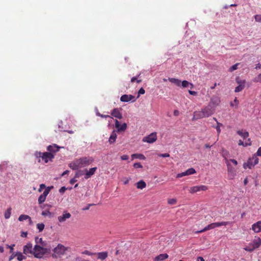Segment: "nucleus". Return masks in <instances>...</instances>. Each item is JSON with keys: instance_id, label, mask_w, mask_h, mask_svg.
Returning <instances> with one entry per match:
<instances>
[{"instance_id": "1", "label": "nucleus", "mask_w": 261, "mask_h": 261, "mask_svg": "<svg viewBox=\"0 0 261 261\" xmlns=\"http://www.w3.org/2000/svg\"><path fill=\"white\" fill-rule=\"evenodd\" d=\"M93 161L94 159L91 156H83L71 162L69 164V167L73 170H76L90 165Z\"/></svg>"}, {"instance_id": "2", "label": "nucleus", "mask_w": 261, "mask_h": 261, "mask_svg": "<svg viewBox=\"0 0 261 261\" xmlns=\"http://www.w3.org/2000/svg\"><path fill=\"white\" fill-rule=\"evenodd\" d=\"M67 250V247H66L63 245L59 243L52 250L53 253L52 254L51 256L54 258H60L65 254Z\"/></svg>"}, {"instance_id": "3", "label": "nucleus", "mask_w": 261, "mask_h": 261, "mask_svg": "<svg viewBox=\"0 0 261 261\" xmlns=\"http://www.w3.org/2000/svg\"><path fill=\"white\" fill-rule=\"evenodd\" d=\"M35 156L38 159V162H41L40 158L47 163L49 161H51L54 158V154L49 152H41L40 151H36L34 153Z\"/></svg>"}, {"instance_id": "4", "label": "nucleus", "mask_w": 261, "mask_h": 261, "mask_svg": "<svg viewBox=\"0 0 261 261\" xmlns=\"http://www.w3.org/2000/svg\"><path fill=\"white\" fill-rule=\"evenodd\" d=\"M231 224H232V222H228V221H227V222L223 221V222L212 223L208 224L206 226H205L203 229L196 231L195 233H202V232L207 231L208 230L214 229L216 227H220L221 226H226V225Z\"/></svg>"}, {"instance_id": "5", "label": "nucleus", "mask_w": 261, "mask_h": 261, "mask_svg": "<svg viewBox=\"0 0 261 261\" xmlns=\"http://www.w3.org/2000/svg\"><path fill=\"white\" fill-rule=\"evenodd\" d=\"M258 159L256 157H253L251 159H250L247 161V163H245L243 165V167L245 169L249 168L251 169L252 167H253L255 165L258 164Z\"/></svg>"}, {"instance_id": "6", "label": "nucleus", "mask_w": 261, "mask_h": 261, "mask_svg": "<svg viewBox=\"0 0 261 261\" xmlns=\"http://www.w3.org/2000/svg\"><path fill=\"white\" fill-rule=\"evenodd\" d=\"M33 254L37 258H41L43 256L42 247L38 245H35L33 248Z\"/></svg>"}, {"instance_id": "7", "label": "nucleus", "mask_w": 261, "mask_h": 261, "mask_svg": "<svg viewBox=\"0 0 261 261\" xmlns=\"http://www.w3.org/2000/svg\"><path fill=\"white\" fill-rule=\"evenodd\" d=\"M157 139V136L156 132H152L150 134L144 137L142 141L148 143H152L154 142Z\"/></svg>"}, {"instance_id": "8", "label": "nucleus", "mask_w": 261, "mask_h": 261, "mask_svg": "<svg viewBox=\"0 0 261 261\" xmlns=\"http://www.w3.org/2000/svg\"><path fill=\"white\" fill-rule=\"evenodd\" d=\"M53 188V186L47 187L44 191L43 194L40 195L38 201L39 204H42L45 201L46 196L49 194L50 190Z\"/></svg>"}, {"instance_id": "9", "label": "nucleus", "mask_w": 261, "mask_h": 261, "mask_svg": "<svg viewBox=\"0 0 261 261\" xmlns=\"http://www.w3.org/2000/svg\"><path fill=\"white\" fill-rule=\"evenodd\" d=\"M250 245L252 246L251 249H248V251L251 252L254 249L258 248L261 245V239L259 237L255 238Z\"/></svg>"}, {"instance_id": "10", "label": "nucleus", "mask_w": 261, "mask_h": 261, "mask_svg": "<svg viewBox=\"0 0 261 261\" xmlns=\"http://www.w3.org/2000/svg\"><path fill=\"white\" fill-rule=\"evenodd\" d=\"M207 189V187L204 185L196 186L191 187L189 190V192L190 193L193 194L201 191H206Z\"/></svg>"}, {"instance_id": "11", "label": "nucleus", "mask_w": 261, "mask_h": 261, "mask_svg": "<svg viewBox=\"0 0 261 261\" xmlns=\"http://www.w3.org/2000/svg\"><path fill=\"white\" fill-rule=\"evenodd\" d=\"M71 217V214L69 212H67V211H65L63 212L62 215L58 217V220L60 223H63Z\"/></svg>"}, {"instance_id": "12", "label": "nucleus", "mask_w": 261, "mask_h": 261, "mask_svg": "<svg viewBox=\"0 0 261 261\" xmlns=\"http://www.w3.org/2000/svg\"><path fill=\"white\" fill-rule=\"evenodd\" d=\"M220 103V97L217 96H213L211 98L210 102L209 103V107H216Z\"/></svg>"}, {"instance_id": "13", "label": "nucleus", "mask_w": 261, "mask_h": 261, "mask_svg": "<svg viewBox=\"0 0 261 261\" xmlns=\"http://www.w3.org/2000/svg\"><path fill=\"white\" fill-rule=\"evenodd\" d=\"M196 173L195 170L193 168H191L185 172L178 173L176 175L177 178H180L185 176L192 175Z\"/></svg>"}, {"instance_id": "14", "label": "nucleus", "mask_w": 261, "mask_h": 261, "mask_svg": "<svg viewBox=\"0 0 261 261\" xmlns=\"http://www.w3.org/2000/svg\"><path fill=\"white\" fill-rule=\"evenodd\" d=\"M237 83L239 84V86L236 87L234 89L235 92H239L242 91L244 87L245 84L246 83L245 80H240L239 78L236 79Z\"/></svg>"}, {"instance_id": "15", "label": "nucleus", "mask_w": 261, "mask_h": 261, "mask_svg": "<svg viewBox=\"0 0 261 261\" xmlns=\"http://www.w3.org/2000/svg\"><path fill=\"white\" fill-rule=\"evenodd\" d=\"M136 100V99L135 96L132 95L124 94L120 97V100L122 102H129L130 101L134 102Z\"/></svg>"}, {"instance_id": "16", "label": "nucleus", "mask_w": 261, "mask_h": 261, "mask_svg": "<svg viewBox=\"0 0 261 261\" xmlns=\"http://www.w3.org/2000/svg\"><path fill=\"white\" fill-rule=\"evenodd\" d=\"M226 164L227 166L228 175L230 178L232 179L236 175V170L230 165L229 160H227Z\"/></svg>"}, {"instance_id": "17", "label": "nucleus", "mask_w": 261, "mask_h": 261, "mask_svg": "<svg viewBox=\"0 0 261 261\" xmlns=\"http://www.w3.org/2000/svg\"><path fill=\"white\" fill-rule=\"evenodd\" d=\"M60 148H61V147L59 146L56 144H53L52 145L48 146L47 147V150L49 152L54 154L57 152L59 150V149Z\"/></svg>"}, {"instance_id": "18", "label": "nucleus", "mask_w": 261, "mask_h": 261, "mask_svg": "<svg viewBox=\"0 0 261 261\" xmlns=\"http://www.w3.org/2000/svg\"><path fill=\"white\" fill-rule=\"evenodd\" d=\"M23 252L25 254H28L29 253L33 254V248L32 244L31 243H29L23 246Z\"/></svg>"}, {"instance_id": "19", "label": "nucleus", "mask_w": 261, "mask_h": 261, "mask_svg": "<svg viewBox=\"0 0 261 261\" xmlns=\"http://www.w3.org/2000/svg\"><path fill=\"white\" fill-rule=\"evenodd\" d=\"M201 111L202 112L205 118L210 116L214 113V111L209 106L205 107L203 109H201Z\"/></svg>"}, {"instance_id": "20", "label": "nucleus", "mask_w": 261, "mask_h": 261, "mask_svg": "<svg viewBox=\"0 0 261 261\" xmlns=\"http://www.w3.org/2000/svg\"><path fill=\"white\" fill-rule=\"evenodd\" d=\"M97 170V167H93L90 168L89 170L85 169L86 173L85 175V179H88L93 174H94L95 171Z\"/></svg>"}, {"instance_id": "21", "label": "nucleus", "mask_w": 261, "mask_h": 261, "mask_svg": "<svg viewBox=\"0 0 261 261\" xmlns=\"http://www.w3.org/2000/svg\"><path fill=\"white\" fill-rule=\"evenodd\" d=\"M252 229L255 233L261 232V220L253 224L252 225Z\"/></svg>"}, {"instance_id": "22", "label": "nucleus", "mask_w": 261, "mask_h": 261, "mask_svg": "<svg viewBox=\"0 0 261 261\" xmlns=\"http://www.w3.org/2000/svg\"><path fill=\"white\" fill-rule=\"evenodd\" d=\"M115 127L117 128V130H125L126 129L127 125L125 123L122 124L117 120H115Z\"/></svg>"}, {"instance_id": "23", "label": "nucleus", "mask_w": 261, "mask_h": 261, "mask_svg": "<svg viewBox=\"0 0 261 261\" xmlns=\"http://www.w3.org/2000/svg\"><path fill=\"white\" fill-rule=\"evenodd\" d=\"M111 115L117 118L121 119L122 117V114L120 113L119 110L117 108L114 109L111 112Z\"/></svg>"}, {"instance_id": "24", "label": "nucleus", "mask_w": 261, "mask_h": 261, "mask_svg": "<svg viewBox=\"0 0 261 261\" xmlns=\"http://www.w3.org/2000/svg\"><path fill=\"white\" fill-rule=\"evenodd\" d=\"M169 257L167 253H162L155 257L153 259L154 261H163L168 258Z\"/></svg>"}, {"instance_id": "25", "label": "nucleus", "mask_w": 261, "mask_h": 261, "mask_svg": "<svg viewBox=\"0 0 261 261\" xmlns=\"http://www.w3.org/2000/svg\"><path fill=\"white\" fill-rule=\"evenodd\" d=\"M205 118L201 110L194 112L193 119H199Z\"/></svg>"}, {"instance_id": "26", "label": "nucleus", "mask_w": 261, "mask_h": 261, "mask_svg": "<svg viewBox=\"0 0 261 261\" xmlns=\"http://www.w3.org/2000/svg\"><path fill=\"white\" fill-rule=\"evenodd\" d=\"M221 153L222 156L224 158L225 162H227V160H228V158L230 157L229 152L224 148L222 149Z\"/></svg>"}, {"instance_id": "27", "label": "nucleus", "mask_w": 261, "mask_h": 261, "mask_svg": "<svg viewBox=\"0 0 261 261\" xmlns=\"http://www.w3.org/2000/svg\"><path fill=\"white\" fill-rule=\"evenodd\" d=\"M97 255L98 259L104 260L108 257V252L106 251L98 252Z\"/></svg>"}, {"instance_id": "28", "label": "nucleus", "mask_w": 261, "mask_h": 261, "mask_svg": "<svg viewBox=\"0 0 261 261\" xmlns=\"http://www.w3.org/2000/svg\"><path fill=\"white\" fill-rule=\"evenodd\" d=\"M168 80L172 83L174 84L178 87L181 86V81L179 79H175V78H171L169 77L168 78Z\"/></svg>"}, {"instance_id": "29", "label": "nucleus", "mask_w": 261, "mask_h": 261, "mask_svg": "<svg viewBox=\"0 0 261 261\" xmlns=\"http://www.w3.org/2000/svg\"><path fill=\"white\" fill-rule=\"evenodd\" d=\"M132 160H134V159H139L140 160H145L146 159L145 156L143 154L141 153H135L133 154L132 155Z\"/></svg>"}, {"instance_id": "30", "label": "nucleus", "mask_w": 261, "mask_h": 261, "mask_svg": "<svg viewBox=\"0 0 261 261\" xmlns=\"http://www.w3.org/2000/svg\"><path fill=\"white\" fill-rule=\"evenodd\" d=\"M251 142L250 141V139H248L247 140L244 142L243 141L240 140L238 142L239 145H242L243 146H247L248 145H251Z\"/></svg>"}, {"instance_id": "31", "label": "nucleus", "mask_w": 261, "mask_h": 261, "mask_svg": "<svg viewBox=\"0 0 261 261\" xmlns=\"http://www.w3.org/2000/svg\"><path fill=\"white\" fill-rule=\"evenodd\" d=\"M136 184L137 188L140 189H143L146 186L145 182L142 180H140Z\"/></svg>"}, {"instance_id": "32", "label": "nucleus", "mask_w": 261, "mask_h": 261, "mask_svg": "<svg viewBox=\"0 0 261 261\" xmlns=\"http://www.w3.org/2000/svg\"><path fill=\"white\" fill-rule=\"evenodd\" d=\"M117 138V135L116 133H115V132H112V133L111 134L109 139V142L110 144L113 143L115 142L116 139Z\"/></svg>"}, {"instance_id": "33", "label": "nucleus", "mask_w": 261, "mask_h": 261, "mask_svg": "<svg viewBox=\"0 0 261 261\" xmlns=\"http://www.w3.org/2000/svg\"><path fill=\"white\" fill-rule=\"evenodd\" d=\"M27 219H29L30 222H32V220L31 219L30 217L29 216H28V215H21L18 217V220L19 221H22L23 220H26Z\"/></svg>"}, {"instance_id": "34", "label": "nucleus", "mask_w": 261, "mask_h": 261, "mask_svg": "<svg viewBox=\"0 0 261 261\" xmlns=\"http://www.w3.org/2000/svg\"><path fill=\"white\" fill-rule=\"evenodd\" d=\"M17 259L19 261H22L26 258V257L23 255L22 253L20 252H16Z\"/></svg>"}, {"instance_id": "35", "label": "nucleus", "mask_w": 261, "mask_h": 261, "mask_svg": "<svg viewBox=\"0 0 261 261\" xmlns=\"http://www.w3.org/2000/svg\"><path fill=\"white\" fill-rule=\"evenodd\" d=\"M189 85L191 86V88H193V84L189 83L187 81L184 80L182 82H181V86H182L183 88L188 87Z\"/></svg>"}, {"instance_id": "36", "label": "nucleus", "mask_w": 261, "mask_h": 261, "mask_svg": "<svg viewBox=\"0 0 261 261\" xmlns=\"http://www.w3.org/2000/svg\"><path fill=\"white\" fill-rule=\"evenodd\" d=\"M11 207H9L7 211L5 212L4 217L5 219H8L10 218L11 215Z\"/></svg>"}, {"instance_id": "37", "label": "nucleus", "mask_w": 261, "mask_h": 261, "mask_svg": "<svg viewBox=\"0 0 261 261\" xmlns=\"http://www.w3.org/2000/svg\"><path fill=\"white\" fill-rule=\"evenodd\" d=\"M238 134L242 137L244 139L248 138L249 136V133L248 132H237Z\"/></svg>"}, {"instance_id": "38", "label": "nucleus", "mask_w": 261, "mask_h": 261, "mask_svg": "<svg viewBox=\"0 0 261 261\" xmlns=\"http://www.w3.org/2000/svg\"><path fill=\"white\" fill-rule=\"evenodd\" d=\"M51 247H42V251L43 253V255L45 254H48L51 251Z\"/></svg>"}, {"instance_id": "39", "label": "nucleus", "mask_w": 261, "mask_h": 261, "mask_svg": "<svg viewBox=\"0 0 261 261\" xmlns=\"http://www.w3.org/2000/svg\"><path fill=\"white\" fill-rule=\"evenodd\" d=\"M44 224L43 223H38L37 224V228L39 230V232H41L44 228Z\"/></svg>"}, {"instance_id": "40", "label": "nucleus", "mask_w": 261, "mask_h": 261, "mask_svg": "<svg viewBox=\"0 0 261 261\" xmlns=\"http://www.w3.org/2000/svg\"><path fill=\"white\" fill-rule=\"evenodd\" d=\"M240 63H236V64L232 65L229 69V71L232 72L233 71L237 70L238 69V66L240 65Z\"/></svg>"}, {"instance_id": "41", "label": "nucleus", "mask_w": 261, "mask_h": 261, "mask_svg": "<svg viewBox=\"0 0 261 261\" xmlns=\"http://www.w3.org/2000/svg\"><path fill=\"white\" fill-rule=\"evenodd\" d=\"M41 215L43 216H48L49 217H51V213L49 211H42Z\"/></svg>"}, {"instance_id": "42", "label": "nucleus", "mask_w": 261, "mask_h": 261, "mask_svg": "<svg viewBox=\"0 0 261 261\" xmlns=\"http://www.w3.org/2000/svg\"><path fill=\"white\" fill-rule=\"evenodd\" d=\"M84 174L83 171L79 170L77 172H76L74 175L75 178H79L80 176L83 175Z\"/></svg>"}, {"instance_id": "43", "label": "nucleus", "mask_w": 261, "mask_h": 261, "mask_svg": "<svg viewBox=\"0 0 261 261\" xmlns=\"http://www.w3.org/2000/svg\"><path fill=\"white\" fill-rule=\"evenodd\" d=\"M253 82L255 83H261V73L254 79Z\"/></svg>"}, {"instance_id": "44", "label": "nucleus", "mask_w": 261, "mask_h": 261, "mask_svg": "<svg viewBox=\"0 0 261 261\" xmlns=\"http://www.w3.org/2000/svg\"><path fill=\"white\" fill-rule=\"evenodd\" d=\"M176 199L174 198L169 199L168 200V203L170 205H173L176 203Z\"/></svg>"}, {"instance_id": "45", "label": "nucleus", "mask_w": 261, "mask_h": 261, "mask_svg": "<svg viewBox=\"0 0 261 261\" xmlns=\"http://www.w3.org/2000/svg\"><path fill=\"white\" fill-rule=\"evenodd\" d=\"M15 246V244H12L11 245H6V247L7 248H9L10 252L12 253L14 252V247Z\"/></svg>"}, {"instance_id": "46", "label": "nucleus", "mask_w": 261, "mask_h": 261, "mask_svg": "<svg viewBox=\"0 0 261 261\" xmlns=\"http://www.w3.org/2000/svg\"><path fill=\"white\" fill-rule=\"evenodd\" d=\"M133 166L135 168H143L142 165L140 163H135L134 164Z\"/></svg>"}, {"instance_id": "47", "label": "nucleus", "mask_w": 261, "mask_h": 261, "mask_svg": "<svg viewBox=\"0 0 261 261\" xmlns=\"http://www.w3.org/2000/svg\"><path fill=\"white\" fill-rule=\"evenodd\" d=\"M158 155L160 157L162 158H168L170 156V154L168 153H160L158 154Z\"/></svg>"}, {"instance_id": "48", "label": "nucleus", "mask_w": 261, "mask_h": 261, "mask_svg": "<svg viewBox=\"0 0 261 261\" xmlns=\"http://www.w3.org/2000/svg\"><path fill=\"white\" fill-rule=\"evenodd\" d=\"M12 254L11 256H10L9 258V260L8 261H11L14 258H15L17 254H16V252H12L11 253Z\"/></svg>"}, {"instance_id": "49", "label": "nucleus", "mask_w": 261, "mask_h": 261, "mask_svg": "<svg viewBox=\"0 0 261 261\" xmlns=\"http://www.w3.org/2000/svg\"><path fill=\"white\" fill-rule=\"evenodd\" d=\"M145 92V90L143 88H141L138 91V95L137 98H139L141 94H144Z\"/></svg>"}, {"instance_id": "50", "label": "nucleus", "mask_w": 261, "mask_h": 261, "mask_svg": "<svg viewBox=\"0 0 261 261\" xmlns=\"http://www.w3.org/2000/svg\"><path fill=\"white\" fill-rule=\"evenodd\" d=\"M256 21L261 22V15H256L254 16Z\"/></svg>"}, {"instance_id": "51", "label": "nucleus", "mask_w": 261, "mask_h": 261, "mask_svg": "<svg viewBox=\"0 0 261 261\" xmlns=\"http://www.w3.org/2000/svg\"><path fill=\"white\" fill-rule=\"evenodd\" d=\"M83 254L88 255H93L94 254H95V253H92L88 250H85L84 252H83Z\"/></svg>"}, {"instance_id": "52", "label": "nucleus", "mask_w": 261, "mask_h": 261, "mask_svg": "<svg viewBox=\"0 0 261 261\" xmlns=\"http://www.w3.org/2000/svg\"><path fill=\"white\" fill-rule=\"evenodd\" d=\"M131 81L132 83H133V82L136 81L137 83H140V82H141L142 80H138L136 77H133L131 79V81Z\"/></svg>"}, {"instance_id": "53", "label": "nucleus", "mask_w": 261, "mask_h": 261, "mask_svg": "<svg viewBox=\"0 0 261 261\" xmlns=\"http://www.w3.org/2000/svg\"><path fill=\"white\" fill-rule=\"evenodd\" d=\"M35 242L37 244H38V243H42V242H43V240H42V238H39L38 237H36L35 238Z\"/></svg>"}, {"instance_id": "54", "label": "nucleus", "mask_w": 261, "mask_h": 261, "mask_svg": "<svg viewBox=\"0 0 261 261\" xmlns=\"http://www.w3.org/2000/svg\"><path fill=\"white\" fill-rule=\"evenodd\" d=\"M44 188L45 189L46 188V186L44 184H42L40 185V187L38 189V192H41L42 191L43 189H44Z\"/></svg>"}, {"instance_id": "55", "label": "nucleus", "mask_w": 261, "mask_h": 261, "mask_svg": "<svg viewBox=\"0 0 261 261\" xmlns=\"http://www.w3.org/2000/svg\"><path fill=\"white\" fill-rule=\"evenodd\" d=\"M66 190L67 189L65 187H62L59 189V192L60 193H64Z\"/></svg>"}, {"instance_id": "56", "label": "nucleus", "mask_w": 261, "mask_h": 261, "mask_svg": "<svg viewBox=\"0 0 261 261\" xmlns=\"http://www.w3.org/2000/svg\"><path fill=\"white\" fill-rule=\"evenodd\" d=\"M98 115L100 116L102 118H111L112 119V118L110 116V115H102V114H98Z\"/></svg>"}, {"instance_id": "57", "label": "nucleus", "mask_w": 261, "mask_h": 261, "mask_svg": "<svg viewBox=\"0 0 261 261\" xmlns=\"http://www.w3.org/2000/svg\"><path fill=\"white\" fill-rule=\"evenodd\" d=\"M121 160H127L128 159V156L127 155H123L120 157Z\"/></svg>"}, {"instance_id": "58", "label": "nucleus", "mask_w": 261, "mask_h": 261, "mask_svg": "<svg viewBox=\"0 0 261 261\" xmlns=\"http://www.w3.org/2000/svg\"><path fill=\"white\" fill-rule=\"evenodd\" d=\"M189 93L191 95L196 96L197 95V92L194 91L189 90Z\"/></svg>"}, {"instance_id": "59", "label": "nucleus", "mask_w": 261, "mask_h": 261, "mask_svg": "<svg viewBox=\"0 0 261 261\" xmlns=\"http://www.w3.org/2000/svg\"><path fill=\"white\" fill-rule=\"evenodd\" d=\"M75 261H88L87 260H85L84 259L80 257H76L75 259Z\"/></svg>"}, {"instance_id": "60", "label": "nucleus", "mask_w": 261, "mask_h": 261, "mask_svg": "<svg viewBox=\"0 0 261 261\" xmlns=\"http://www.w3.org/2000/svg\"><path fill=\"white\" fill-rule=\"evenodd\" d=\"M75 178H76L74 177L73 178L71 179L69 181L70 184L71 185L74 184L77 181Z\"/></svg>"}, {"instance_id": "61", "label": "nucleus", "mask_w": 261, "mask_h": 261, "mask_svg": "<svg viewBox=\"0 0 261 261\" xmlns=\"http://www.w3.org/2000/svg\"><path fill=\"white\" fill-rule=\"evenodd\" d=\"M93 204H89L86 207H84V208H83V211H86V210H88L89 209L90 207L91 206V205H93Z\"/></svg>"}, {"instance_id": "62", "label": "nucleus", "mask_w": 261, "mask_h": 261, "mask_svg": "<svg viewBox=\"0 0 261 261\" xmlns=\"http://www.w3.org/2000/svg\"><path fill=\"white\" fill-rule=\"evenodd\" d=\"M232 162L234 165H237L238 162L234 159H230L229 162Z\"/></svg>"}, {"instance_id": "63", "label": "nucleus", "mask_w": 261, "mask_h": 261, "mask_svg": "<svg viewBox=\"0 0 261 261\" xmlns=\"http://www.w3.org/2000/svg\"><path fill=\"white\" fill-rule=\"evenodd\" d=\"M256 153L257 155L261 156V147L258 148Z\"/></svg>"}, {"instance_id": "64", "label": "nucleus", "mask_w": 261, "mask_h": 261, "mask_svg": "<svg viewBox=\"0 0 261 261\" xmlns=\"http://www.w3.org/2000/svg\"><path fill=\"white\" fill-rule=\"evenodd\" d=\"M197 261H205L204 258L201 256H198L197 258Z\"/></svg>"}]
</instances>
